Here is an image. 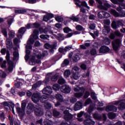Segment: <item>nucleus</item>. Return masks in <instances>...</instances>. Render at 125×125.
Segmentation results:
<instances>
[{
  "label": "nucleus",
  "instance_id": "nucleus-1",
  "mask_svg": "<svg viewBox=\"0 0 125 125\" xmlns=\"http://www.w3.org/2000/svg\"><path fill=\"white\" fill-rule=\"evenodd\" d=\"M26 108L31 112H34V114L37 117H42L43 115V109L41 105H35L33 103H29L28 104Z\"/></svg>",
  "mask_w": 125,
  "mask_h": 125
},
{
  "label": "nucleus",
  "instance_id": "nucleus-2",
  "mask_svg": "<svg viewBox=\"0 0 125 125\" xmlns=\"http://www.w3.org/2000/svg\"><path fill=\"white\" fill-rule=\"evenodd\" d=\"M5 109L7 110V111H10L11 110V108H12V112L15 114L14 111V107L15 104L12 101H5L2 103Z\"/></svg>",
  "mask_w": 125,
  "mask_h": 125
},
{
  "label": "nucleus",
  "instance_id": "nucleus-3",
  "mask_svg": "<svg viewBox=\"0 0 125 125\" xmlns=\"http://www.w3.org/2000/svg\"><path fill=\"white\" fill-rule=\"evenodd\" d=\"M9 38L11 39H7V40H6V44L7 45V48L9 50H11L12 49L13 47V43L12 42V39L14 38L15 37V33L10 31L9 33Z\"/></svg>",
  "mask_w": 125,
  "mask_h": 125
},
{
  "label": "nucleus",
  "instance_id": "nucleus-4",
  "mask_svg": "<svg viewBox=\"0 0 125 125\" xmlns=\"http://www.w3.org/2000/svg\"><path fill=\"white\" fill-rule=\"evenodd\" d=\"M74 2L77 7L81 8L82 6L87 8L88 9H90V7L88 6L86 1H81V0H74Z\"/></svg>",
  "mask_w": 125,
  "mask_h": 125
},
{
  "label": "nucleus",
  "instance_id": "nucleus-5",
  "mask_svg": "<svg viewBox=\"0 0 125 125\" xmlns=\"http://www.w3.org/2000/svg\"><path fill=\"white\" fill-rule=\"evenodd\" d=\"M121 40L119 39L114 40L112 42L113 49L117 51L120 47Z\"/></svg>",
  "mask_w": 125,
  "mask_h": 125
},
{
  "label": "nucleus",
  "instance_id": "nucleus-6",
  "mask_svg": "<svg viewBox=\"0 0 125 125\" xmlns=\"http://www.w3.org/2000/svg\"><path fill=\"white\" fill-rule=\"evenodd\" d=\"M123 23L119 20L113 21L111 23L112 28H113V29H114L115 30H116V29H118V28H120L121 26L123 27Z\"/></svg>",
  "mask_w": 125,
  "mask_h": 125
},
{
  "label": "nucleus",
  "instance_id": "nucleus-7",
  "mask_svg": "<svg viewBox=\"0 0 125 125\" xmlns=\"http://www.w3.org/2000/svg\"><path fill=\"white\" fill-rule=\"evenodd\" d=\"M55 98L57 99V103L55 104V106L58 107L61 105V103L63 102V97L62 95L61 94L58 93L56 94Z\"/></svg>",
  "mask_w": 125,
  "mask_h": 125
},
{
  "label": "nucleus",
  "instance_id": "nucleus-8",
  "mask_svg": "<svg viewBox=\"0 0 125 125\" xmlns=\"http://www.w3.org/2000/svg\"><path fill=\"white\" fill-rule=\"evenodd\" d=\"M63 113L64 114V119L67 122L73 119V115L69 112L68 110H64Z\"/></svg>",
  "mask_w": 125,
  "mask_h": 125
},
{
  "label": "nucleus",
  "instance_id": "nucleus-9",
  "mask_svg": "<svg viewBox=\"0 0 125 125\" xmlns=\"http://www.w3.org/2000/svg\"><path fill=\"white\" fill-rule=\"evenodd\" d=\"M31 100L34 103L39 102L41 100V94L40 93H34L31 97Z\"/></svg>",
  "mask_w": 125,
  "mask_h": 125
},
{
  "label": "nucleus",
  "instance_id": "nucleus-10",
  "mask_svg": "<svg viewBox=\"0 0 125 125\" xmlns=\"http://www.w3.org/2000/svg\"><path fill=\"white\" fill-rule=\"evenodd\" d=\"M61 90L62 92L67 94H69L71 91V88L69 85H63L61 87Z\"/></svg>",
  "mask_w": 125,
  "mask_h": 125
},
{
  "label": "nucleus",
  "instance_id": "nucleus-11",
  "mask_svg": "<svg viewBox=\"0 0 125 125\" xmlns=\"http://www.w3.org/2000/svg\"><path fill=\"white\" fill-rule=\"evenodd\" d=\"M42 93L45 95L49 96L52 93V89L50 86H47L43 89Z\"/></svg>",
  "mask_w": 125,
  "mask_h": 125
},
{
  "label": "nucleus",
  "instance_id": "nucleus-12",
  "mask_svg": "<svg viewBox=\"0 0 125 125\" xmlns=\"http://www.w3.org/2000/svg\"><path fill=\"white\" fill-rule=\"evenodd\" d=\"M110 50V48L105 45L101 46L99 49V53L100 54H105L108 52Z\"/></svg>",
  "mask_w": 125,
  "mask_h": 125
},
{
  "label": "nucleus",
  "instance_id": "nucleus-13",
  "mask_svg": "<svg viewBox=\"0 0 125 125\" xmlns=\"http://www.w3.org/2000/svg\"><path fill=\"white\" fill-rule=\"evenodd\" d=\"M105 111L107 112L113 111V112H117V107L113 105H108L105 107Z\"/></svg>",
  "mask_w": 125,
  "mask_h": 125
},
{
  "label": "nucleus",
  "instance_id": "nucleus-14",
  "mask_svg": "<svg viewBox=\"0 0 125 125\" xmlns=\"http://www.w3.org/2000/svg\"><path fill=\"white\" fill-rule=\"evenodd\" d=\"M83 108V104L80 101H78L75 104H74V110L78 111Z\"/></svg>",
  "mask_w": 125,
  "mask_h": 125
},
{
  "label": "nucleus",
  "instance_id": "nucleus-15",
  "mask_svg": "<svg viewBox=\"0 0 125 125\" xmlns=\"http://www.w3.org/2000/svg\"><path fill=\"white\" fill-rule=\"evenodd\" d=\"M72 49V46H66L64 48L60 47L59 49V52L61 53L65 54L64 52L70 51Z\"/></svg>",
  "mask_w": 125,
  "mask_h": 125
},
{
  "label": "nucleus",
  "instance_id": "nucleus-16",
  "mask_svg": "<svg viewBox=\"0 0 125 125\" xmlns=\"http://www.w3.org/2000/svg\"><path fill=\"white\" fill-rule=\"evenodd\" d=\"M83 124L84 125H94L95 121H94L91 118H88V119L84 120Z\"/></svg>",
  "mask_w": 125,
  "mask_h": 125
},
{
  "label": "nucleus",
  "instance_id": "nucleus-17",
  "mask_svg": "<svg viewBox=\"0 0 125 125\" xmlns=\"http://www.w3.org/2000/svg\"><path fill=\"white\" fill-rule=\"evenodd\" d=\"M17 109V112H18L20 118H23L25 114V112L22 110V108H21L20 107H16Z\"/></svg>",
  "mask_w": 125,
  "mask_h": 125
},
{
  "label": "nucleus",
  "instance_id": "nucleus-18",
  "mask_svg": "<svg viewBox=\"0 0 125 125\" xmlns=\"http://www.w3.org/2000/svg\"><path fill=\"white\" fill-rule=\"evenodd\" d=\"M81 90L82 92L76 93L74 94V96H75V97L77 98H81L83 96V94L85 92V89L83 87H82Z\"/></svg>",
  "mask_w": 125,
  "mask_h": 125
},
{
  "label": "nucleus",
  "instance_id": "nucleus-19",
  "mask_svg": "<svg viewBox=\"0 0 125 125\" xmlns=\"http://www.w3.org/2000/svg\"><path fill=\"white\" fill-rule=\"evenodd\" d=\"M110 32V27L108 26H104V29L103 30V34L104 35H107Z\"/></svg>",
  "mask_w": 125,
  "mask_h": 125
},
{
  "label": "nucleus",
  "instance_id": "nucleus-20",
  "mask_svg": "<svg viewBox=\"0 0 125 125\" xmlns=\"http://www.w3.org/2000/svg\"><path fill=\"white\" fill-rule=\"evenodd\" d=\"M90 45V43L85 42L84 44H81L80 45V47L82 49L86 50V47H89Z\"/></svg>",
  "mask_w": 125,
  "mask_h": 125
},
{
  "label": "nucleus",
  "instance_id": "nucleus-21",
  "mask_svg": "<svg viewBox=\"0 0 125 125\" xmlns=\"http://www.w3.org/2000/svg\"><path fill=\"white\" fill-rule=\"evenodd\" d=\"M93 117L94 119L97 120H100L101 119H102V116L101 115L99 114L98 113H95L93 114Z\"/></svg>",
  "mask_w": 125,
  "mask_h": 125
},
{
  "label": "nucleus",
  "instance_id": "nucleus-22",
  "mask_svg": "<svg viewBox=\"0 0 125 125\" xmlns=\"http://www.w3.org/2000/svg\"><path fill=\"white\" fill-rule=\"evenodd\" d=\"M81 59L79 55L75 54L72 56V61L73 62H77Z\"/></svg>",
  "mask_w": 125,
  "mask_h": 125
},
{
  "label": "nucleus",
  "instance_id": "nucleus-23",
  "mask_svg": "<svg viewBox=\"0 0 125 125\" xmlns=\"http://www.w3.org/2000/svg\"><path fill=\"white\" fill-rule=\"evenodd\" d=\"M36 56L33 55L30 58V60L29 61V63H32V65H35V62H36Z\"/></svg>",
  "mask_w": 125,
  "mask_h": 125
},
{
  "label": "nucleus",
  "instance_id": "nucleus-24",
  "mask_svg": "<svg viewBox=\"0 0 125 125\" xmlns=\"http://www.w3.org/2000/svg\"><path fill=\"white\" fill-rule=\"evenodd\" d=\"M111 13L115 17H121L120 14L118 13L116 10L114 9H112L111 10Z\"/></svg>",
  "mask_w": 125,
  "mask_h": 125
},
{
  "label": "nucleus",
  "instance_id": "nucleus-25",
  "mask_svg": "<svg viewBox=\"0 0 125 125\" xmlns=\"http://www.w3.org/2000/svg\"><path fill=\"white\" fill-rule=\"evenodd\" d=\"M114 4L119 5L120 3L124 2L125 0H110Z\"/></svg>",
  "mask_w": 125,
  "mask_h": 125
},
{
  "label": "nucleus",
  "instance_id": "nucleus-26",
  "mask_svg": "<svg viewBox=\"0 0 125 125\" xmlns=\"http://www.w3.org/2000/svg\"><path fill=\"white\" fill-rule=\"evenodd\" d=\"M118 109L119 110H124L125 109V103L124 102H121L118 106Z\"/></svg>",
  "mask_w": 125,
  "mask_h": 125
},
{
  "label": "nucleus",
  "instance_id": "nucleus-27",
  "mask_svg": "<svg viewBox=\"0 0 125 125\" xmlns=\"http://www.w3.org/2000/svg\"><path fill=\"white\" fill-rule=\"evenodd\" d=\"M41 25L38 22L36 21L35 22L32 24V28H35V29H39L40 28Z\"/></svg>",
  "mask_w": 125,
  "mask_h": 125
},
{
  "label": "nucleus",
  "instance_id": "nucleus-28",
  "mask_svg": "<svg viewBox=\"0 0 125 125\" xmlns=\"http://www.w3.org/2000/svg\"><path fill=\"white\" fill-rule=\"evenodd\" d=\"M1 32L3 35L5 37H7V30L5 28H2L1 29Z\"/></svg>",
  "mask_w": 125,
  "mask_h": 125
},
{
  "label": "nucleus",
  "instance_id": "nucleus-29",
  "mask_svg": "<svg viewBox=\"0 0 125 125\" xmlns=\"http://www.w3.org/2000/svg\"><path fill=\"white\" fill-rule=\"evenodd\" d=\"M26 12H27V10L26 9L15 10V13H18V14H23Z\"/></svg>",
  "mask_w": 125,
  "mask_h": 125
},
{
  "label": "nucleus",
  "instance_id": "nucleus-30",
  "mask_svg": "<svg viewBox=\"0 0 125 125\" xmlns=\"http://www.w3.org/2000/svg\"><path fill=\"white\" fill-rule=\"evenodd\" d=\"M57 39L61 41H62L64 40L65 38L64 37V35L62 33H59L58 34Z\"/></svg>",
  "mask_w": 125,
  "mask_h": 125
},
{
  "label": "nucleus",
  "instance_id": "nucleus-31",
  "mask_svg": "<svg viewBox=\"0 0 125 125\" xmlns=\"http://www.w3.org/2000/svg\"><path fill=\"white\" fill-rule=\"evenodd\" d=\"M40 37L42 40L49 41L48 39L50 38V36L49 35H41Z\"/></svg>",
  "mask_w": 125,
  "mask_h": 125
},
{
  "label": "nucleus",
  "instance_id": "nucleus-32",
  "mask_svg": "<svg viewBox=\"0 0 125 125\" xmlns=\"http://www.w3.org/2000/svg\"><path fill=\"white\" fill-rule=\"evenodd\" d=\"M111 40L108 38H105L104 40V43L106 45H109L110 44Z\"/></svg>",
  "mask_w": 125,
  "mask_h": 125
},
{
  "label": "nucleus",
  "instance_id": "nucleus-33",
  "mask_svg": "<svg viewBox=\"0 0 125 125\" xmlns=\"http://www.w3.org/2000/svg\"><path fill=\"white\" fill-rule=\"evenodd\" d=\"M52 88L53 90L55 91H57L58 90H59L60 88H61L59 84H54L53 85Z\"/></svg>",
  "mask_w": 125,
  "mask_h": 125
},
{
  "label": "nucleus",
  "instance_id": "nucleus-34",
  "mask_svg": "<svg viewBox=\"0 0 125 125\" xmlns=\"http://www.w3.org/2000/svg\"><path fill=\"white\" fill-rule=\"evenodd\" d=\"M80 16L82 17L81 21L83 22H86L87 21V17L86 16L84 15L83 13H80Z\"/></svg>",
  "mask_w": 125,
  "mask_h": 125
},
{
  "label": "nucleus",
  "instance_id": "nucleus-35",
  "mask_svg": "<svg viewBox=\"0 0 125 125\" xmlns=\"http://www.w3.org/2000/svg\"><path fill=\"white\" fill-rule=\"evenodd\" d=\"M108 118L110 119H114L116 117V114L115 113L110 112L108 113Z\"/></svg>",
  "mask_w": 125,
  "mask_h": 125
},
{
  "label": "nucleus",
  "instance_id": "nucleus-36",
  "mask_svg": "<svg viewBox=\"0 0 125 125\" xmlns=\"http://www.w3.org/2000/svg\"><path fill=\"white\" fill-rule=\"evenodd\" d=\"M26 30L25 27H21L18 30V33L21 34H24Z\"/></svg>",
  "mask_w": 125,
  "mask_h": 125
},
{
  "label": "nucleus",
  "instance_id": "nucleus-37",
  "mask_svg": "<svg viewBox=\"0 0 125 125\" xmlns=\"http://www.w3.org/2000/svg\"><path fill=\"white\" fill-rule=\"evenodd\" d=\"M98 18L102 19L104 18V11H100L98 13Z\"/></svg>",
  "mask_w": 125,
  "mask_h": 125
},
{
  "label": "nucleus",
  "instance_id": "nucleus-38",
  "mask_svg": "<svg viewBox=\"0 0 125 125\" xmlns=\"http://www.w3.org/2000/svg\"><path fill=\"white\" fill-rule=\"evenodd\" d=\"M60 112L57 111L56 109H53V115L54 117H58L60 115Z\"/></svg>",
  "mask_w": 125,
  "mask_h": 125
},
{
  "label": "nucleus",
  "instance_id": "nucleus-39",
  "mask_svg": "<svg viewBox=\"0 0 125 125\" xmlns=\"http://www.w3.org/2000/svg\"><path fill=\"white\" fill-rule=\"evenodd\" d=\"M53 46V44H50L49 43L46 42L44 44V47L46 49H49L50 48H53L52 47Z\"/></svg>",
  "mask_w": 125,
  "mask_h": 125
},
{
  "label": "nucleus",
  "instance_id": "nucleus-40",
  "mask_svg": "<svg viewBox=\"0 0 125 125\" xmlns=\"http://www.w3.org/2000/svg\"><path fill=\"white\" fill-rule=\"evenodd\" d=\"M47 97L46 96L43 95L42 97L41 96L40 101L42 103H44L46 102Z\"/></svg>",
  "mask_w": 125,
  "mask_h": 125
},
{
  "label": "nucleus",
  "instance_id": "nucleus-41",
  "mask_svg": "<svg viewBox=\"0 0 125 125\" xmlns=\"http://www.w3.org/2000/svg\"><path fill=\"white\" fill-rule=\"evenodd\" d=\"M90 96V93L88 91H86L83 95V99H86Z\"/></svg>",
  "mask_w": 125,
  "mask_h": 125
},
{
  "label": "nucleus",
  "instance_id": "nucleus-42",
  "mask_svg": "<svg viewBox=\"0 0 125 125\" xmlns=\"http://www.w3.org/2000/svg\"><path fill=\"white\" fill-rule=\"evenodd\" d=\"M76 30L77 31H84L83 27L81 25H78L76 26Z\"/></svg>",
  "mask_w": 125,
  "mask_h": 125
},
{
  "label": "nucleus",
  "instance_id": "nucleus-43",
  "mask_svg": "<svg viewBox=\"0 0 125 125\" xmlns=\"http://www.w3.org/2000/svg\"><path fill=\"white\" fill-rule=\"evenodd\" d=\"M59 77V76L56 74L54 76H53L51 77V80L52 81H53V82H56L57 81V80L58 79Z\"/></svg>",
  "mask_w": 125,
  "mask_h": 125
},
{
  "label": "nucleus",
  "instance_id": "nucleus-44",
  "mask_svg": "<svg viewBox=\"0 0 125 125\" xmlns=\"http://www.w3.org/2000/svg\"><path fill=\"white\" fill-rule=\"evenodd\" d=\"M79 69L77 66H74L72 68V70H71V73H76L78 72Z\"/></svg>",
  "mask_w": 125,
  "mask_h": 125
},
{
  "label": "nucleus",
  "instance_id": "nucleus-45",
  "mask_svg": "<svg viewBox=\"0 0 125 125\" xmlns=\"http://www.w3.org/2000/svg\"><path fill=\"white\" fill-rule=\"evenodd\" d=\"M24 1L25 3L29 4H35L37 2L36 0H24Z\"/></svg>",
  "mask_w": 125,
  "mask_h": 125
},
{
  "label": "nucleus",
  "instance_id": "nucleus-46",
  "mask_svg": "<svg viewBox=\"0 0 125 125\" xmlns=\"http://www.w3.org/2000/svg\"><path fill=\"white\" fill-rule=\"evenodd\" d=\"M97 51L95 48H92L90 50V54L92 56H95L97 54Z\"/></svg>",
  "mask_w": 125,
  "mask_h": 125
},
{
  "label": "nucleus",
  "instance_id": "nucleus-47",
  "mask_svg": "<svg viewBox=\"0 0 125 125\" xmlns=\"http://www.w3.org/2000/svg\"><path fill=\"white\" fill-rule=\"evenodd\" d=\"M91 97L93 100H97V96H96V93L94 92H91L90 93Z\"/></svg>",
  "mask_w": 125,
  "mask_h": 125
},
{
  "label": "nucleus",
  "instance_id": "nucleus-48",
  "mask_svg": "<svg viewBox=\"0 0 125 125\" xmlns=\"http://www.w3.org/2000/svg\"><path fill=\"white\" fill-rule=\"evenodd\" d=\"M58 83L60 84H63L65 83H66V82H65V80L63 78H60L59 79Z\"/></svg>",
  "mask_w": 125,
  "mask_h": 125
},
{
  "label": "nucleus",
  "instance_id": "nucleus-49",
  "mask_svg": "<svg viewBox=\"0 0 125 125\" xmlns=\"http://www.w3.org/2000/svg\"><path fill=\"white\" fill-rule=\"evenodd\" d=\"M26 105H27V103L26 102H22L21 104V108L22 109V110L24 111V112H25Z\"/></svg>",
  "mask_w": 125,
  "mask_h": 125
},
{
  "label": "nucleus",
  "instance_id": "nucleus-50",
  "mask_svg": "<svg viewBox=\"0 0 125 125\" xmlns=\"http://www.w3.org/2000/svg\"><path fill=\"white\" fill-rule=\"evenodd\" d=\"M92 103V100L90 98H88L85 101L84 104L86 105L90 104L91 103Z\"/></svg>",
  "mask_w": 125,
  "mask_h": 125
},
{
  "label": "nucleus",
  "instance_id": "nucleus-51",
  "mask_svg": "<svg viewBox=\"0 0 125 125\" xmlns=\"http://www.w3.org/2000/svg\"><path fill=\"white\" fill-rule=\"evenodd\" d=\"M44 107L46 109H50L51 107V104L49 103H46L44 104Z\"/></svg>",
  "mask_w": 125,
  "mask_h": 125
},
{
  "label": "nucleus",
  "instance_id": "nucleus-52",
  "mask_svg": "<svg viewBox=\"0 0 125 125\" xmlns=\"http://www.w3.org/2000/svg\"><path fill=\"white\" fill-rule=\"evenodd\" d=\"M72 30L68 27H66L63 28L64 33H65L66 34H68L69 32H72Z\"/></svg>",
  "mask_w": 125,
  "mask_h": 125
},
{
  "label": "nucleus",
  "instance_id": "nucleus-53",
  "mask_svg": "<svg viewBox=\"0 0 125 125\" xmlns=\"http://www.w3.org/2000/svg\"><path fill=\"white\" fill-rule=\"evenodd\" d=\"M70 19L73 21L78 22L79 21V18L75 16H72V17L70 18Z\"/></svg>",
  "mask_w": 125,
  "mask_h": 125
},
{
  "label": "nucleus",
  "instance_id": "nucleus-54",
  "mask_svg": "<svg viewBox=\"0 0 125 125\" xmlns=\"http://www.w3.org/2000/svg\"><path fill=\"white\" fill-rule=\"evenodd\" d=\"M0 119L1 121V122H4L5 117V114L4 112H2L0 115Z\"/></svg>",
  "mask_w": 125,
  "mask_h": 125
},
{
  "label": "nucleus",
  "instance_id": "nucleus-55",
  "mask_svg": "<svg viewBox=\"0 0 125 125\" xmlns=\"http://www.w3.org/2000/svg\"><path fill=\"white\" fill-rule=\"evenodd\" d=\"M43 123L44 125H51V121L49 119H45Z\"/></svg>",
  "mask_w": 125,
  "mask_h": 125
},
{
  "label": "nucleus",
  "instance_id": "nucleus-56",
  "mask_svg": "<svg viewBox=\"0 0 125 125\" xmlns=\"http://www.w3.org/2000/svg\"><path fill=\"white\" fill-rule=\"evenodd\" d=\"M6 59L7 61L8 60H10V54L9 50H7L6 51Z\"/></svg>",
  "mask_w": 125,
  "mask_h": 125
},
{
  "label": "nucleus",
  "instance_id": "nucleus-57",
  "mask_svg": "<svg viewBox=\"0 0 125 125\" xmlns=\"http://www.w3.org/2000/svg\"><path fill=\"white\" fill-rule=\"evenodd\" d=\"M71 74H72V77H73L74 80L79 79V77L78 76V73H71Z\"/></svg>",
  "mask_w": 125,
  "mask_h": 125
},
{
  "label": "nucleus",
  "instance_id": "nucleus-58",
  "mask_svg": "<svg viewBox=\"0 0 125 125\" xmlns=\"http://www.w3.org/2000/svg\"><path fill=\"white\" fill-rule=\"evenodd\" d=\"M111 7V5L108 3H104V8L106 10L107 8Z\"/></svg>",
  "mask_w": 125,
  "mask_h": 125
},
{
  "label": "nucleus",
  "instance_id": "nucleus-59",
  "mask_svg": "<svg viewBox=\"0 0 125 125\" xmlns=\"http://www.w3.org/2000/svg\"><path fill=\"white\" fill-rule=\"evenodd\" d=\"M49 20V19L48 18V14H46V15H44L43 16V21L47 22Z\"/></svg>",
  "mask_w": 125,
  "mask_h": 125
},
{
  "label": "nucleus",
  "instance_id": "nucleus-60",
  "mask_svg": "<svg viewBox=\"0 0 125 125\" xmlns=\"http://www.w3.org/2000/svg\"><path fill=\"white\" fill-rule=\"evenodd\" d=\"M49 80L50 78L49 77H46L44 80L43 81V83L46 84L49 83Z\"/></svg>",
  "mask_w": 125,
  "mask_h": 125
},
{
  "label": "nucleus",
  "instance_id": "nucleus-61",
  "mask_svg": "<svg viewBox=\"0 0 125 125\" xmlns=\"http://www.w3.org/2000/svg\"><path fill=\"white\" fill-rule=\"evenodd\" d=\"M64 76H66L67 77H69L71 75L70 71L69 70H66L64 73Z\"/></svg>",
  "mask_w": 125,
  "mask_h": 125
},
{
  "label": "nucleus",
  "instance_id": "nucleus-62",
  "mask_svg": "<svg viewBox=\"0 0 125 125\" xmlns=\"http://www.w3.org/2000/svg\"><path fill=\"white\" fill-rule=\"evenodd\" d=\"M13 21H14V19L13 18L9 19L7 20L8 25H11L12 24V23H13Z\"/></svg>",
  "mask_w": 125,
  "mask_h": 125
},
{
  "label": "nucleus",
  "instance_id": "nucleus-63",
  "mask_svg": "<svg viewBox=\"0 0 125 125\" xmlns=\"http://www.w3.org/2000/svg\"><path fill=\"white\" fill-rule=\"evenodd\" d=\"M119 5V7H121V8L123 9H125V3H121L120 4H118Z\"/></svg>",
  "mask_w": 125,
  "mask_h": 125
},
{
  "label": "nucleus",
  "instance_id": "nucleus-64",
  "mask_svg": "<svg viewBox=\"0 0 125 125\" xmlns=\"http://www.w3.org/2000/svg\"><path fill=\"white\" fill-rule=\"evenodd\" d=\"M55 20L56 21H57L59 22H61L62 21V19L61 17H60V16H58V17H56Z\"/></svg>",
  "mask_w": 125,
  "mask_h": 125
}]
</instances>
